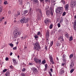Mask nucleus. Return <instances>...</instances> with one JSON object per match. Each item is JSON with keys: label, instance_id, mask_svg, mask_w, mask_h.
Wrapping results in <instances>:
<instances>
[{"label": "nucleus", "instance_id": "1", "mask_svg": "<svg viewBox=\"0 0 76 76\" xmlns=\"http://www.w3.org/2000/svg\"><path fill=\"white\" fill-rule=\"evenodd\" d=\"M20 35V32L18 31V30H15L13 33V35L14 38H16L18 37Z\"/></svg>", "mask_w": 76, "mask_h": 76}, {"label": "nucleus", "instance_id": "2", "mask_svg": "<svg viewBox=\"0 0 76 76\" xmlns=\"http://www.w3.org/2000/svg\"><path fill=\"white\" fill-rule=\"evenodd\" d=\"M56 12L58 14H61L63 12V8L62 7L57 8Z\"/></svg>", "mask_w": 76, "mask_h": 76}, {"label": "nucleus", "instance_id": "3", "mask_svg": "<svg viewBox=\"0 0 76 76\" xmlns=\"http://www.w3.org/2000/svg\"><path fill=\"white\" fill-rule=\"evenodd\" d=\"M50 10H48L46 12V14L47 16H49L50 14L51 15V16H53L54 13V10L52 7H50Z\"/></svg>", "mask_w": 76, "mask_h": 76}, {"label": "nucleus", "instance_id": "4", "mask_svg": "<svg viewBox=\"0 0 76 76\" xmlns=\"http://www.w3.org/2000/svg\"><path fill=\"white\" fill-rule=\"evenodd\" d=\"M34 61L36 63H39V64H41V61L40 59L39 60L38 58H34Z\"/></svg>", "mask_w": 76, "mask_h": 76}, {"label": "nucleus", "instance_id": "5", "mask_svg": "<svg viewBox=\"0 0 76 76\" xmlns=\"http://www.w3.org/2000/svg\"><path fill=\"white\" fill-rule=\"evenodd\" d=\"M75 4H76V1H74L71 3L70 6L71 7L73 8L74 7H75Z\"/></svg>", "mask_w": 76, "mask_h": 76}, {"label": "nucleus", "instance_id": "6", "mask_svg": "<svg viewBox=\"0 0 76 76\" xmlns=\"http://www.w3.org/2000/svg\"><path fill=\"white\" fill-rule=\"evenodd\" d=\"M35 46H36L37 48H39V49L41 48V47H40V45H39V44L38 42H36L34 44Z\"/></svg>", "mask_w": 76, "mask_h": 76}, {"label": "nucleus", "instance_id": "7", "mask_svg": "<svg viewBox=\"0 0 76 76\" xmlns=\"http://www.w3.org/2000/svg\"><path fill=\"white\" fill-rule=\"evenodd\" d=\"M45 37L46 38H48L49 37H50V33L49 32V31L47 30L45 35Z\"/></svg>", "mask_w": 76, "mask_h": 76}, {"label": "nucleus", "instance_id": "8", "mask_svg": "<svg viewBox=\"0 0 76 76\" xmlns=\"http://www.w3.org/2000/svg\"><path fill=\"white\" fill-rule=\"evenodd\" d=\"M26 19V18L25 17H23L21 20H20V22L21 23H23L24 22H25V20Z\"/></svg>", "mask_w": 76, "mask_h": 76}, {"label": "nucleus", "instance_id": "9", "mask_svg": "<svg viewBox=\"0 0 76 76\" xmlns=\"http://www.w3.org/2000/svg\"><path fill=\"white\" fill-rule=\"evenodd\" d=\"M69 5L68 4H66L65 6V9L66 10H67V11H68L69 10Z\"/></svg>", "mask_w": 76, "mask_h": 76}, {"label": "nucleus", "instance_id": "10", "mask_svg": "<svg viewBox=\"0 0 76 76\" xmlns=\"http://www.w3.org/2000/svg\"><path fill=\"white\" fill-rule=\"evenodd\" d=\"M32 70L34 73H36L38 72V69L35 67L33 68Z\"/></svg>", "mask_w": 76, "mask_h": 76}, {"label": "nucleus", "instance_id": "11", "mask_svg": "<svg viewBox=\"0 0 76 76\" xmlns=\"http://www.w3.org/2000/svg\"><path fill=\"white\" fill-rule=\"evenodd\" d=\"M61 44L60 43V42L59 41H58L56 42V46H57V47H58L59 46H60Z\"/></svg>", "mask_w": 76, "mask_h": 76}, {"label": "nucleus", "instance_id": "12", "mask_svg": "<svg viewBox=\"0 0 76 76\" xmlns=\"http://www.w3.org/2000/svg\"><path fill=\"white\" fill-rule=\"evenodd\" d=\"M50 21V20L48 18H47L46 19L45 21V23L46 24H47Z\"/></svg>", "mask_w": 76, "mask_h": 76}, {"label": "nucleus", "instance_id": "13", "mask_svg": "<svg viewBox=\"0 0 76 76\" xmlns=\"http://www.w3.org/2000/svg\"><path fill=\"white\" fill-rule=\"evenodd\" d=\"M74 66V63L73 62H71L70 66V69H73V67Z\"/></svg>", "mask_w": 76, "mask_h": 76}, {"label": "nucleus", "instance_id": "14", "mask_svg": "<svg viewBox=\"0 0 76 76\" xmlns=\"http://www.w3.org/2000/svg\"><path fill=\"white\" fill-rule=\"evenodd\" d=\"M20 12H18L17 14H15V17H18L19 15H20Z\"/></svg>", "mask_w": 76, "mask_h": 76}, {"label": "nucleus", "instance_id": "15", "mask_svg": "<svg viewBox=\"0 0 76 76\" xmlns=\"http://www.w3.org/2000/svg\"><path fill=\"white\" fill-rule=\"evenodd\" d=\"M10 75V72H7L5 74V75L6 76H9Z\"/></svg>", "mask_w": 76, "mask_h": 76}, {"label": "nucleus", "instance_id": "16", "mask_svg": "<svg viewBox=\"0 0 76 76\" xmlns=\"http://www.w3.org/2000/svg\"><path fill=\"white\" fill-rule=\"evenodd\" d=\"M65 36L67 38H69V34L67 33H66L65 34Z\"/></svg>", "mask_w": 76, "mask_h": 76}, {"label": "nucleus", "instance_id": "17", "mask_svg": "<svg viewBox=\"0 0 76 76\" xmlns=\"http://www.w3.org/2000/svg\"><path fill=\"white\" fill-rule=\"evenodd\" d=\"M38 11V12L40 13H42V12H41V9H37L36 10V12H37Z\"/></svg>", "mask_w": 76, "mask_h": 76}, {"label": "nucleus", "instance_id": "18", "mask_svg": "<svg viewBox=\"0 0 76 76\" xmlns=\"http://www.w3.org/2000/svg\"><path fill=\"white\" fill-rule=\"evenodd\" d=\"M38 11V12L40 13H42V12H41V9H37L36 10V12H37Z\"/></svg>", "mask_w": 76, "mask_h": 76}, {"label": "nucleus", "instance_id": "19", "mask_svg": "<svg viewBox=\"0 0 76 76\" xmlns=\"http://www.w3.org/2000/svg\"><path fill=\"white\" fill-rule=\"evenodd\" d=\"M3 11V6H1L0 7V13H1Z\"/></svg>", "mask_w": 76, "mask_h": 76}, {"label": "nucleus", "instance_id": "20", "mask_svg": "<svg viewBox=\"0 0 76 76\" xmlns=\"http://www.w3.org/2000/svg\"><path fill=\"white\" fill-rule=\"evenodd\" d=\"M61 3H62L63 4H66V2H65V1H64V0H61Z\"/></svg>", "mask_w": 76, "mask_h": 76}, {"label": "nucleus", "instance_id": "21", "mask_svg": "<svg viewBox=\"0 0 76 76\" xmlns=\"http://www.w3.org/2000/svg\"><path fill=\"white\" fill-rule=\"evenodd\" d=\"M26 36H23L21 37V39H26Z\"/></svg>", "mask_w": 76, "mask_h": 76}, {"label": "nucleus", "instance_id": "22", "mask_svg": "<svg viewBox=\"0 0 76 76\" xmlns=\"http://www.w3.org/2000/svg\"><path fill=\"white\" fill-rule=\"evenodd\" d=\"M73 54H71L70 56H69V58L70 59H71L72 58H73Z\"/></svg>", "mask_w": 76, "mask_h": 76}, {"label": "nucleus", "instance_id": "23", "mask_svg": "<svg viewBox=\"0 0 76 76\" xmlns=\"http://www.w3.org/2000/svg\"><path fill=\"white\" fill-rule=\"evenodd\" d=\"M12 61L14 64H16V60L13 58L12 59Z\"/></svg>", "mask_w": 76, "mask_h": 76}, {"label": "nucleus", "instance_id": "24", "mask_svg": "<svg viewBox=\"0 0 76 76\" xmlns=\"http://www.w3.org/2000/svg\"><path fill=\"white\" fill-rule=\"evenodd\" d=\"M73 40V37L71 36L69 38V41H71Z\"/></svg>", "mask_w": 76, "mask_h": 76}, {"label": "nucleus", "instance_id": "25", "mask_svg": "<svg viewBox=\"0 0 76 76\" xmlns=\"http://www.w3.org/2000/svg\"><path fill=\"white\" fill-rule=\"evenodd\" d=\"M28 18H27L25 20V21H24V23H28Z\"/></svg>", "mask_w": 76, "mask_h": 76}, {"label": "nucleus", "instance_id": "26", "mask_svg": "<svg viewBox=\"0 0 76 76\" xmlns=\"http://www.w3.org/2000/svg\"><path fill=\"white\" fill-rule=\"evenodd\" d=\"M53 23H52L50 25V26H49V28L50 29H52L53 28Z\"/></svg>", "mask_w": 76, "mask_h": 76}, {"label": "nucleus", "instance_id": "27", "mask_svg": "<svg viewBox=\"0 0 76 76\" xmlns=\"http://www.w3.org/2000/svg\"><path fill=\"white\" fill-rule=\"evenodd\" d=\"M19 3L20 4V5H22L23 4V2H22V1H20L19 0Z\"/></svg>", "mask_w": 76, "mask_h": 76}, {"label": "nucleus", "instance_id": "28", "mask_svg": "<svg viewBox=\"0 0 76 76\" xmlns=\"http://www.w3.org/2000/svg\"><path fill=\"white\" fill-rule=\"evenodd\" d=\"M74 29L76 31V24H74Z\"/></svg>", "mask_w": 76, "mask_h": 76}, {"label": "nucleus", "instance_id": "29", "mask_svg": "<svg viewBox=\"0 0 76 76\" xmlns=\"http://www.w3.org/2000/svg\"><path fill=\"white\" fill-rule=\"evenodd\" d=\"M49 58L50 59V61H53V58H52V57H51V56H49Z\"/></svg>", "mask_w": 76, "mask_h": 76}, {"label": "nucleus", "instance_id": "30", "mask_svg": "<svg viewBox=\"0 0 76 76\" xmlns=\"http://www.w3.org/2000/svg\"><path fill=\"white\" fill-rule=\"evenodd\" d=\"M45 70L47 69V67H48V65H47V64H46L45 65Z\"/></svg>", "mask_w": 76, "mask_h": 76}, {"label": "nucleus", "instance_id": "31", "mask_svg": "<svg viewBox=\"0 0 76 76\" xmlns=\"http://www.w3.org/2000/svg\"><path fill=\"white\" fill-rule=\"evenodd\" d=\"M28 10H25L23 11V13L24 14H26V13H28Z\"/></svg>", "mask_w": 76, "mask_h": 76}, {"label": "nucleus", "instance_id": "32", "mask_svg": "<svg viewBox=\"0 0 76 76\" xmlns=\"http://www.w3.org/2000/svg\"><path fill=\"white\" fill-rule=\"evenodd\" d=\"M4 20V17H2L1 19V21L3 22Z\"/></svg>", "mask_w": 76, "mask_h": 76}, {"label": "nucleus", "instance_id": "33", "mask_svg": "<svg viewBox=\"0 0 76 76\" xmlns=\"http://www.w3.org/2000/svg\"><path fill=\"white\" fill-rule=\"evenodd\" d=\"M21 76H26V75L25 73H21Z\"/></svg>", "mask_w": 76, "mask_h": 76}, {"label": "nucleus", "instance_id": "34", "mask_svg": "<svg viewBox=\"0 0 76 76\" xmlns=\"http://www.w3.org/2000/svg\"><path fill=\"white\" fill-rule=\"evenodd\" d=\"M53 41H52L51 42L50 45L51 47L53 45Z\"/></svg>", "mask_w": 76, "mask_h": 76}, {"label": "nucleus", "instance_id": "35", "mask_svg": "<svg viewBox=\"0 0 76 76\" xmlns=\"http://www.w3.org/2000/svg\"><path fill=\"white\" fill-rule=\"evenodd\" d=\"M4 4L6 5V4H8V2H7V1H6L4 2Z\"/></svg>", "mask_w": 76, "mask_h": 76}, {"label": "nucleus", "instance_id": "36", "mask_svg": "<svg viewBox=\"0 0 76 76\" xmlns=\"http://www.w3.org/2000/svg\"><path fill=\"white\" fill-rule=\"evenodd\" d=\"M11 11L10 10H9L8 12V15H11Z\"/></svg>", "mask_w": 76, "mask_h": 76}, {"label": "nucleus", "instance_id": "37", "mask_svg": "<svg viewBox=\"0 0 76 76\" xmlns=\"http://www.w3.org/2000/svg\"><path fill=\"white\" fill-rule=\"evenodd\" d=\"M66 12H64L62 14V16H65L66 15Z\"/></svg>", "mask_w": 76, "mask_h": 76}, {"label": "nucleus", "instance_id": "38", "mask_svg": "<svg viewBox=\"0 0 76 76\" xmlns=\"http://www.w3.org/2000/svg\"><path fill=\"white\" fill-rule=\"evenodd\" d=\"M26 70V69L25 68H23V69H22V72H25Z\"/></svg>", "mask_w": 76, "mask_h": 76}, {"label": "nucleus", "instance_id": "39", "mask_svg": "<svg viewBox=\"0 0 76 76\" xmlns=\"http://www.w3.org/2000/svg\"><path fill=\"white\" fill-rule=\"evenodd\" d=\"M63 60L64 62L66 61V58H63Z\"/></svg>", "mask_w": 76, "mask_h": 76}, {"label": "nucleus", "instance_id": "40", "mask_svg": "<svg viewBox=\"0 0 76 76\" xmlns=\"http://www.w3.org/2000/svg\"><path fill=\"white\" fill-rule=\"evenodd\" d=\"M10 45L11 47H13V44L12 43H10Z\"/></svg>", "mask_w": 76, "mask_h": 76}, {"label": "nucleus", "instance_id": "41", "mask_svg": "<svg viewBox=\"0 0 76 76\" xmlns=\"http://www.w3.org/2000/svg\"><path fill=\"white\" fill-rule=\"evenodd\" d=\"M62 57V58H66V55L64 54H63Z\"/></svg>", "mask_w": 76, "mask_h": 76}, {"label": "nucleus", "instance_id": "42", "mask_svg": "<svg viewBox=\"0 0 76 76\" xmlns=\"http://www.w3.org/2000/svg\"><path fill=\"white\" fill-rule=\"evenodd\" d=\"M45 62H46L45 60H44L42 61V64H45Z\"/></svg>", "mask_w": 76, "mask_h": 76}, {"label": "nucleus", "instance_id": "43", "mask_svg": "<svg viewBox=\"0 0 76 76\" xmlns=\"http://www.w3.org/2000/svg\"><path fill=\"white\" fill-rule=\"evenodd\" d=\"M74 69H71V70H70V73H73V71H74Z\"/></svg>", "mask_w": 76, "mask_h": 76}, {"label": "nucleus", "instance_id": "44", "mask_svg": "<svg viewBox=\"0 0 76 76\" xmlns=\"http://www.w3.org/2000/svg\"><path fill=\"white\" fill-rule=\"evenodd\" d=\"M40 34H41V32H40V31H38L37 34V35H39Z\"/></svg>", "mask_w": 76, "mask_h": 76}, {"label": "nucleus", "instance_id": "45", "mask_svg": "<svg viewBox=\"0 0 76 76\" xmlns=\"http://www.w3.org/2000/svg\"><path fill=\"white\" fill-rule=\"evenodd\" d=\"M34 37L35 38H38V36L37 35H36L34 36Z\"/></svg>", "mask_w": 76, "mask_h": 76}, {"label": "nucleus", "instance_id": "46", "mask_svg": "<svg viewBox=\"0 0 76 76\" xmlns=\"http://www.w3.org/2000/svg\"><path fill=\"white\" fill-rule=\"evenodd\" d=\"M16 49H17V47H14L13 48V50H16Z\"/></svg>", "mask_w": 76, "mask_h": 76}, {"label": "nucleus", "instance_id": "47", "mask_svg": "<svg viewBox=\"0 0 76 76\" xmlns=\"http://www.w3.org/2000/svg\"><path fill=\"white\" fill-rule=\"evenodd\" d=\"M45 2H50V0H45Z\"/></svg>", "mask_w": 76, "mask_h": 76}, {"label": "nucleus", "instance_id": "48", "mask_svg": "<svg viewBox=\"0 0 76 76\" xmlns=\"http://www.w3.org/2000/svg\"><path fill=\"white\" fill-rule=\"evenodd\" d=\"M7 70V69H5L3 70V72H6Z\"/></svg>", "mask_w": 76, "mask_h": 76}, {"label": "nucleus", "instance_id": "49", "mask_svg": "<svg viewBox=\"0 0 76 76\" xmlns=\"http://www.w3.org/2000/svg\"><path fill=\"white\" fill-rule=\"evenodd\" d=\"M60 24L59 23L58 24V28H60Z\"/></svg>", "mask_w": 76, "mask_h": 76}, {"label": "nucleus", "instance_id": "50", "mask_svg": "<svg viewBox=\"0 0 76 76\" xmlns=\"http://www.w3.org/2000/svg\"><path fill=\"white\" fill-rule=\"evenodd\" d=\"M5 60L6 61H8L9 60V58L8 57H7L5 58Z\"/></svg>", "mask_w": 76, "mask_h": 76}, {"label": "nucleus", "instance_id": "51", "mask_svg": "<svg viewBox=\"0 0 76 76\" xmlns=\"http://www.w3.org/2000/svg\"><path fill=\"white\" fill-rule=\"evenodd\" d=\"M49 75H50V76H52V74H51V72H49Z\"/></svg>", "mask_w": 76, "mask_h": 76}, {"label": "nucleus", "instance_id": "52", "mask_svg": "<svg viewBox=\"0 0 76 76\" xmlns=\"http://www.w3.org/2000/svg\"><path fill=\"white\" fill-rule=\"evenodd\" d=\"M33 1L35 2V3H37L38 2V0H33Z\"/></svg>", "mask_w": 76, "mask_h": 76}, {"label": "nucleus", "instance_id": "53", "mask_svg": "<svg viewBox=\"0 0 76 76\" xmlns=\"http://www.w3.org/2000/svg\"><path fill=\"white\" fill-rule=\"evenodd\" d=\"M60 37L61 38V39H63V36H60Z\"/></svg>", "mask_w": 76, "mask_h": 76}, {"label": "nucleus", "instance_id": "54", "mask_svg": "<svg viewBox=\"0 0 76 76\" xmlns=\"http://www.w3.org/2000/svg\"><path fill=\"white\" fill-rule=\"evenodd\" d=\"M29 65H30V66H33V64L31 63H29Z\"/></svg>", "mask_w": 76, "mask_h": 76}, {"label": "nucleus", "instance_id": "55", "mask_svg": "<svg viewBox=\"0 0 76 76\" xmlns=\"http://www.w3.org/2000/svg\"><path fill=\"white\" fill-rule=\"evenodd\" d=\"M37 47L36 46H34V50H36V49H37Z\"/></svg>", "mask_w": 76, "mask_h": 76}, {"label": "nucleus", "instance_id": "56", "mask_svg": "<svg viewBox=\"0 0 76 76\" xmlns=\"http://www.w3.org/2000/svg\"><path fill=\"white\" fill-rule=\"evenodd\" d=\"M61 72L62 73H64V70H61Z\"/></svg>", "mask_w": 76, "mask_h": 76}, {"label": "nucleus", "instance_id": "57", "mask_svg": "<svg viewBox=\"0 0 76 76\" xmlns=\"http://www.w3.org/2000/svg\"><path fill=\"white\" fill-rule=\"evenodd\" d=\"M45 50H47V46H45Z\"/></svg>", "mask_w": 76, "mask_h": 76}, {"label": "nucleus", "instance_id": "58", "mask_svg": "<svg viewBox=\"0 0 76 76\" xmlns=\"http://www.w3.org/2000/svg\"><path fill=\"white\" fill-rule=\"evenodd\" d=\"M39 49H38V48H37L35 51H39Z\"/></svg>", "mask_w": 76, "mask_h": 76}, {"label": "nucleus", "instance_id": "59", "mask_svg": "<svg viewBox=\"0 0 76 76\" xmlns=\"http://www.w3.org/2000/svg\"><path fill=\"white\" fill-rule=\"evenodd\" d=\"M50 70L51 72H53V69L52 68L50 69Z\"/></svg>", "mask_w": 76, "mask_h": 76}, {"label": "nucleus", "instance_id": "60", "mask_svg": "<svg viewBox=\"0 0 76 76\" xmlns=\"http://www.w3.org/2000/svg\"><path fill=\"white\" fill-rule=\"evenodd\" d=\"M10 69H12L13 68V66H12V65L10 66Z\"/></svg>", "mask_w": 76, "mask_h": 76}, {"label": "nucleus", "instance_id": "61", "mask_svg": "<svg viewBox=\"0 0 76 76\" xmlns=\"http://www.w3.org/2000/svg\"><path fill=\"white\" fill-rule=\"evenodd\" d=\"M50 61L53 64H54V61Z\"/></svg>", "mask_w": 76, "mask_h": 76}, {"label": "nucleus", "instance_id": "62", "mask_svg": "<svg viewBox=\"0 0 76 76\" xmlns=\"http://www.w3.org/2000/svg\"><path fill=\"white\" fill-rule=\"evenodd\" d=\"M74 24H75V25H76V20H75Z\"/></svg>", "mask_w": 76, "mask_h": 76}, {"label": "nucleus", "instance_id": "63", "mask_svg": "<svg viewBox=\"0 0 76 76\" xmlns=\"http://www.w3.org/2000/svg\"><path fill=\"white\" fill-rule=\"evenodd\" d=\"M63 19H61V20H60V22H63Z\"/></svg>", "mask_w": 76, "mask_h": 76}, {"label": "nucleus", "instance_id": "64", "mask_svg": "<svg viewBox=\"0 0 76 76\" xmlns=\"http://www.w3.org/2000/svg\"><path fill=\"white\" fill-rule=\"evenodd\" d=\"M13 54V53L12 52H11L10 53V55L12 56Z\"/></svg>", "mask_w": 76, "mask_h": 76}]
</instances>
